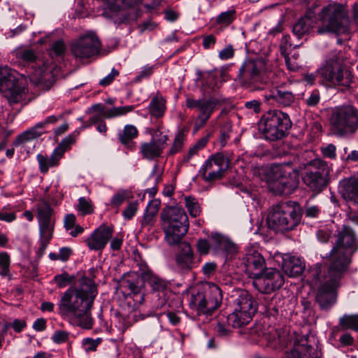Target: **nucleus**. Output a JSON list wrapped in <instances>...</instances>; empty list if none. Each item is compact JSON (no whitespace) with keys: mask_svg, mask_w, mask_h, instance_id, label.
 <instances>
[{"mask_svg":"<svg viewBox=\"0 0 358 358\" xmlns=\"http://www.w3.org/2000/svg\"><path fill=\"white\" fill-rule=\"evenodd\" d=\"M98 291L94 281L87 277L79 278L64 293L58 304L59 313L71 317L84 329L92 327L91 309Z\"/></svg>","mask_w":358,"mask_h":358,"instance_id":"nucleus-1","label":"nucleus"},{"mask_svg":"<svg viewBox=\"0 0 358 358\" xmlns=\"http://www.w3.org/2000/svg\"><path fill=\"white\" fill-rule=\"evenodd\" d=\"M320 85L326 87H342V92L350 90L355 83L352 71L345 64L341 50H333L317 69Z\"/></svg>","mask_w":358,"mask_h":358,"instance_id":"nucleus-2","label":"nucleus"},{"mask_svg":"<svg viewBox=\"0 0 358 358\" xmlns=\"http://www.w3.org/2000/svg\"><path fill=\"white\" fill-rule=\"evenodd\" d=\"M335 241L329 253V266L336 271L348 272L352 257L358 250V237L348 225L338 227L334 234Z\"/></svg>","mask_w":358,"mask_h":358,"instance_id":"nucleus-3","label":"nucleus"},{"mask_svg":"<svg viewBox=\"0 0 358 358\" xmlns=\"http://www.w3.org/2000/svg\"><path fill=\"white\" fill-rule=\"evenodd\" d=\"M301 208L297 202L287 201L273 206L267 217V224L275 232L292 231L300 224Z\"/></svg>","mask_w":358,"mask_h":358,"instance_id":"nucleus-4","label":"nucleus"},{"mask_svg":"<svg viewBox=\"0 0 358 358\" xmlns=\"http://www.w3.org/2000/svg\"><path fill=\"white\" fill-rule=\"evenodd\" d=\"M165 241L169 245H176L189 229L188 217L182 207L167 206L161 213Z\"/></svg>","mask_w":358,"mask_h":358,"instance_id":"nucleus-5","label":"nucleus"},{"mask_svg":"<svg viewBox=\"0 0 358 358\" xmlns=\"http://www.w3.org/2000/svg\"><path fill=\"white\" fill-rule=\"evenodd\" d=\"M321 25L317 29L319 34L334 33L346 34L350 29V20L346 8L336 3L324 6L319 13Z\"/></svg>","mask_w":358,"mask_h":358,"instance_id":"nucleus-6","label":"nucleus"},{"mask_svg":"<svg viewBox=\"0 0 358 358\" xmlns=\"http://www.w3.org/2000/svg\"><path fill=\"white\" fill-rule=\"evenodd\" d=\"M329 122L330 131L335 136H352L358 131V109L352 105L334 107L331 110Z\"/></svg>","mask_w":358,"mask_h":358,"instance_id":"nucleus-7","label":"nucleus"},{"mask_svg":"<svg viewBox=\"0 0 358 358\" xmlns=\"http://www.w3.org/2000/svg\"><path fill=\"white\" fill-rule=\"evenodd\" d=\"M292 125L289 115L279 110L268 111L261 117L259 123L265 138L271 141L287 136Z\"/></svg>","mask_w":358,"mask_h":358,"instance_id":"nucleus-8","label":"nucleus"},{"mask_svg":"<svg viewBox=\"0 0 358 358\" xmlns=\"http://www.w3.org/2000/svg\"><path fill=\"white\" fill-rule=\"evenodd\" d=\"M24 76L8 67H0V92L10 103L22 101L25 99L27 89Z\"/></svg>","mask_w":358,"mask_h":358,"instance_id":"nucleus-9","label":"nucleus"},{"mask_svg":"<svg viewBox=\"0 0 358 358\" xmlns=\"http://www.w3.org/2000/svg\"><path fill=\"white\" fill-rule=\"evenodd\" d=\"M136 289H139L141 292L148 284L153 292L163 293L164 298L161 303L157 306V308H162L166 304L165 293L168 289L169 282L155 275L136 250Z\"/></svg>","mask_w":358,"mask_h":358,"instance_id":"nucleus-10","label":"nucleus"},{"mask_svg":"<svg viewBox=\"0 0 358 358\" xmlns=\"http://www.w3.org/2000/svg\"><path fill=\"white\" fill-rule=\"evenodd\" d=\"M328 266L325 281L317 289L316 301L322 310L329 309L336 301V289L341 285V280L347 272L336 271Z\"/></svg>","mask_w":358,"mask_h":358,"instance_id":"nucleus-11","label":"nucleus"},{"mask_svg":"<svg viewBox=\"0 0 358 358\" xmlns=\"http://www.w3.org/2000/svg\"><path fill=\"white\" fill-rule=\"evenodd\" d=\"M222 300V291L220 287L213 284L203 291H199L191 297V304H194L200 313L212 315L220 306Z\"/></svg>","mask_w":358,"mask_h":358,"instance_id":"nucleus-12","label":"nucleus"},{"mask_svg":"<svg viewBox=\"0 0 358 358\" xmlns=\"http://www.w3.org/2000/svg\"><path fill=\"white\" fill-rule=\"evenodd\" d=\"M230 161L222 152L212 155L201 166L199 174L207 183H213L224 178Z\"/></svg>","mask_w":358,"mask_h":358,"instance_id":"nucleus-13","label":"nucleus"},{"mask_svg":"<svg viewBox=\"0 0 358 358\" xmlns=\"http://www.w3.org/2000/svg\"><path fill=\"white\" fill-rule=\"evenodd\" d=\"M260 63L252 59L245 61L239 69L237 79L243 85L253 90H262L268 83L267 73L259 67Z\"/></svg>","mask_w":358,"mask_h":358,"instance_id":"nucleus-14","label":"nucleus"},{"mask_svg":"<svg viewBox=\"0 0 358 358\" xmlns=\"http://www.w3.org/2000/svg\"><path fill=\"white\" fill-rule=\"evenodd\" d=\"M70 48L73 57L83 60L98 55L101 50V42L96 34L90 32L74 40Z\"/></svg>","mask_w":358,"mask_h":358,"instance_id":"nucleus-15","label":"nucleus"},{"mask_svg":"<svg viewBox=\"0 0 358 358\" xmlns=\"http://www.w3.org/2000/svg\"><path fill=\"white\" fill-rule=\"evenodd\" d=\"M299 184V172L289 164L280 167L277 180L271 185V189L276 194H292Z\"/></svg>","mask_w":358,"mask_h":358,"instance_id":"nucleus-16","label":"nucleus"},{"mask_svg":"<svg viewBox=\"0 0 358 358\" xmlns=\"http://www.w3.org/2000/svg\"><path fill=\"white\" fill-rule=\"evenodd\" d=\"M284 284V278L275 268L266 269L264 272L253 278L254 287L261 293L270 294L280 289Z\"/></svg>","mask_w":358,"mask_h":358,"instance_id":"nucleus-17","label":"nucleus"},{"mask_svg":"<svg viewBox=\"0 0 358 358\" xmlns=\"http://www.w3.org/2000/svg\"><path fill=\"white\" fill-rule=\"evenodd\" d=\"M148 132L152 136V139L150 142L141 145L140 153L143 158L151 160L161 156L169 137L167 135H162L159 127L155 129L148 128Z\"/></svg>","mask_w":358,"mask_h":358,"instance_id":"nucleus-18","label":"nucleus"},{"mask_svg":"<svg viewBox=\"0 0 358 358\" xmlns=\"http://www.w3.org/2000/svg\"><path fill=\"white\" fill-rule=\"evenodd\" d=\"M218 100L215 98L194 99L193 98H187L186 99V106L190 109H196L198 116L196 122H199L200 127L204 126L210 117L215 110Z\"/></svg>","mask_w":358,"mask_h":358,"instance_id":"nucleus-19","label":"nucleus"},{"mask_svg":"<svg viewBox=\"0 0 358 358\" xmlns=\"http://www.w3.org/2000/svg\"><path fill=\"white\" fill-rule=\"evenodd\" d=\"M308 336H306L294 341L293 348L284 353L283 358H319L320 352L317 347L310 345Z\"/></svg>","mask_w":358,"mask_h":358,"instance_id":"nucleus-20","label":"nucleus"},{"mask_svg":"<svg viewBox=\"0 0 358 358\" xmlns=\"http://www.w3.org/2000/svg\"><path fill=\"white\" fill-rule=\"evenodd\" d=\"M112 236V228L105 224H101L85 240V243L91 250H102Z\"/></svg>","mask_w":358,"mask_h":358,"instance_id":"nucleus-21","label":"nucleus"},{"mask_svg":"<svg viewBox=\"0 0 358 358\" xmlns=\"http://www.w3.org/2000/svg\"><path fill=\"white\" fill-rule=\"evenodd\" d=\"M233 298L234 309L254 315L257 310V303L253 296L245 289L235 292Z\"/></svg>","mask_w":358,"mask_h":358,"instance_id":"nucleus-22","label":"nucleus"},{"mask_svg":"<svg viewBox=\"0 0 358 358\" xmlns=\"http://www.w3.org/2000/svg\"><path fill=\"white\" fill-rule=\"evenodd\" d=\"M180 251L176 255V268L185 273L192 270L196 265L194 254L190 245L187 242L179 243Z\"/></svg>","mask_w":358,"mask_h":358,"instance_id":"nucleus-23","label":"nucleus"},{"mask_svg":"<svg viewBox=\"0 0 358 358\" xmlns=\"http://www.w3.org/2000/svg\"><path fill=\"white\" fill-rule=\"evenodd\" d=\"M245 271L250 277L254 278L264 272L266 268L265 259L258 252L248 253L243 258Z\"/></svg>","mask_w":358,"mask_h":358,"instance_id":"nucleus-24","label":"nucleus"},{"mask_svg":"<svg viewBox=\"0 0 358 358\" xmlns=\"http://www.w3.org/2000/svg\"><path fill=\"white\" fill-rule=\"evenodd\" d=\"M52 214V209L48 203L43 202L38 205L37 216L40 232L48 234L49 237L50 232H53L54 227Z\"/></svg>","mask_w":358,"mask_h":358,"instance_id":"nucleus-25","label":"nucleus"},{"mask_svg":"<svg viewBox=\"0 0 358 358\" xmlns=\"http://www.w3.org/2000/svg\"><path fill=\"white\" fill-rule=\"evenodd\" d=\"M265 101L269 104L278 103L282 106H289L295 100L292 92L282 89H275L264 96Z\"/></svg>","mask_w":358,"mask_h":358,"instance_id":"nucleus-26","label":"nucleus"},{"mask_svg":"<svg viewBox=\"0 0 358 358\" xmlns=\"http://www.w3.org/2000/svg\"><path fill=\"white\" fill-rule=\"evenodd\" d=\"M133 109V106L113 107L112 108L107 109L102 103H96L92 106L89 108V111L101 115V116L105 119H110L125 115L127 113L132 111Z\"/></svg>","mask_w":358,"mask_h":358,"instance_id":"nucleus-27","label":"nucleus"},{"mask_svg":"<svg viewBox=\"0 0 358 358\" xmlns=\"http://www.w3.org/2000/svg\"><path fill=\"white\" fill-rule=\"evenodd\" d=\"M314 15L315 12L311 11V9H309L306 13L299 18V20L293 25L292 32L299 39L308 34L314 27Z\"/></svg>","mask_w":358,"mask_h":358,"instance_id":"nucleus-28","label":"nucleus"},{"mask_svg":"<svg viewBox=\"0 0 358 358\" xmlns=\"http://www.w3.org/2000/svg\"><path fill=\"white\" fill-rule=\"evenodd\" d=\"M301 164L307 169L306 173H313V175L316 176L329 177L330 168L328 164L321 159H315L310 161L302 162Z\"/></svg>","mask_w":358,"mask_h":358,"instance_id":"nucleus-29","label":"nucleus"},{"mask_svg":"<svg viewBox=\"0 0 358 358\" xmlns=\"http://www.w3.org/2000/svg\"><path fill=\"white\" fill-rule=\"evenodd\" d=\"M326 275L327 273L322 274V264H316L305 271L303 278L308 285L314 288L319 285H321L325 281Z\"/></svg>","mask_w":358,"mask_h":358,"instance_id":"nucleus-30","label":"nucleus"},{"mask_svg":"<svg viewBox=\"0 0 358 358\" xmlns=\"http://www.w3.org/2000/svg\"><path fill=\"white\" fill-rule=\"evenodd\" d=\"M338 189L344 199L349 200L358 199V179H344L340 182Z\"/></svg>","mask_w":358,"mask_h":358,"instance_id":"nucleus-31","label":"nucleus"},{"mask_svg":"<svg viewBox=\"0 0 358 358\" xmlns=\"http://www.w3.org/2000/svg\"><path fill=\"white\" fill-rule=\"evenodd\" d=\"M62 152L59 150H54L50 157L39 153L36 156V159L39 164V170L42 173H46L49 169L59 165Z\"/></svg>","mask_w":358,"mask_h":358,"instance_id":"nucleus-32","label":"nucleus"},{"mask_svg":"<svg viewBox=\"0 0 358 358\" xmlns=\"http://www.w3.org/2000/svg\"><path fill=\"white\" fill-rule=\"evenodd\" d=\"M304 183L313 192L318 194L321 192L327 185L329 177L313 175V173H306L303 178Z\"/></svg>","mask_w":358,"mask_h":358,"instance_id":"nucleus-33","label":"nucleus"},{"mask_svg":"<svg viewBox=\"0 0 358 358\" xmlns=\"http://www.w3.org/2000/svg\"><path fill=\"white\" fill-rule=\"evenodd\" d=\"M282 269L289 277H298L304 271V265L299 258L289 257L282 261Z\"/></svg>","mask_w":358,"mask_h":358,"instance_id":"nucleus-34","label":"nucleus"},{"mask_svg":"<svg viewBox=\"0 0 358 358\" xmlns=\"http://www.w3.org/2000/svg\"><path fill=\"white\" fill-rule=\"evenodd\" d=\"M263 338L266 341V345L275 350L283 348L287 345V336L280 335L275 329L271 331L268 334H264Z\"/></svg>","mask_w":358,"mask_h":358,"instance_id":"nucleus-35","label":"nucleus"},{"mask_svg":"<svg viewBox=\"0 0 358 358\" xmlns=\"http://www.w3.org/2000/svg\"><path fill=\"white\" fill-rule=\"evenodd\" d=\"M252 316L241 310L236 311L234 309L233 313L227 316V322L234 328H241L247 325L252 320Z\"/></svg>","mask_w":358,"mask_h":358,"instance_id":"nucleus-36","label":"nucleus"},{"mask_svg":"<svg viewBox=\"0 0 358 358\" xmlns=\"http://www.w3.org/2000/svg\"><path fill=\"white\" fill-rule=\"evenodd\" d=\"M166 110V100L162 96H154L148 105V111L152 117L161 118Z\"/></svg>","mask_w":358,"mask_h":358,"instance_id":"nucleus-37","label":"nucleus"},{"mask_svg":"<svg viewBox=\"0 0 358 358\" xmlns=\"http://www.w3.org/2000/svg\"><path fill=\"white\" fill-rule=\"evenodd\" d=\"M44 133V127L40 122L36 123L33 127L20 134L17 139L15 144L19 145L41 136Z\"/></svg>","mask_w":358,"mask_h":358,"instance_id":"nucleus-38","label":"nucleus"},{"mask_svg":"<svg viewBox=\"0 0 358 358\" xmlns=\"http://www.w3.org/2000/svg\"><path fill=\"white\" fill-rule=\"evenodd\" d=\"M264 306L266 311L271 315L275 316L278 315L279 310L282 307L283 299L281 296L275 294L273 296L270 297L266 296L264 297Z\"/></svg>","mask_w":358,"mask_h":358,"instance_id":"nucleus-39","label":"nucleus"},{"mask_svg":"<svg viewBox=\"0 0 358 358\" xmlns=\"http://www.w3.org/2000/svg\"><path fill=\"white\" fill-rule=\"evenodd\" d=\"M15 57V62L19 63L20 65H27L33 63L36 56L34 50L30 49H17L13 52Z\"/></svg>","mask_w":358,"mask_h":358,"instance_id":"nucleus-40","label":"nucleus"},{"mask_svg":"<svg viewBox=\"0 0 358 358\" xmlns=\"http://www.w3.org/2000/svg\"><path fill=\"white\" fill-rule=\"evenodd\" d=\"M339 324L342 331L352 329L358 332V315H343L339 318Z\"/></svg>","mask_w":358,"mask_h":358,"instance_id":"nucleus-41","label":"nucleus"},{"mask_svg":"<svg viewBox=\"0 0 358 358\" xmlns=\"http://www.w3.org/2000/svg\"><path fill=\"white\" fill-rule=\"evenodd\" d=\"M160 203V201L158 199H152L150 201L143 216V224H149L152 222L159 209Z\"/></svg>","mask_w":358,"mask_h":358,"instance_id":"nucleus-42","label":"nucleus"},{"mask_svg":"<svg viewBox=\"0 0 358 358\" xmlns=\"http://www.w3.org/2000/svg\"><path fill=\"white\" fill-rule=\"evenodd\" d=\"M118 136L119 140L122 145L127 147L131 146L133 139L134 138V127L131 124H127Z\"/></svg>","mask_w":358,"mask_h":358,"instance_id":"nucleus-43","label":"nucleus"},{"mask_svg":"<svg viewBox=\"0 0 358 358\" xmlns=\"http://www.w3.org/2000/svg\"><path fill=\"white\" fill-rule=\"evenodd\" d=\"M236 11L231 7L229 10L222 12L216 18V22L218 24L229 26L236 19Z\"/></svg>","mask_w":358,"mask_h":358,"instance_id":"nucleus-44","label":"nucleus"},{"mask_svg":"<svg viewBox=\"0 0 358 358\" xmlns=\"http://www.w3.org/2000/svg\"><path fill=\"white\" fill-rule=\"evenodd\" d=\"M185 204L192 217H196L199 215L201 213L200 206L195 198L191 196H185Z\"/></svg>","mask_w":358,"mask_h":358,"instance_id":"nucleus-45","label":"nucleus"},{"mask_svg":"<svg viewBox=\"0 0 358 358\" xmlns=\"http://www.w3.org/2000/svg\"><path fill=\"white\" fill-rule=\"evenodd\" d=\"M185 140V135L182 131H179L175 137L174 141L168 152L169 155H173L182 148Z\"/></svg>","mask_w":358,"mask_h":358,"instance_id":"nucleus-46","label":"nucleus"},{"mask_svg":"<svg viewBox=\"0 0 358 358\" xmlns=\"http://www.w3.org/2000/svg\"><path fill=\"white\" fill-rule=\"evenodd\" d=\"M54 280L59 287L63 288L73 282L75 277L74 275H69L66 272H64L59 275H55Z\"/></svg>","mask_w":358,"mask_h":358,"instance_id":"nucleus-47","label":"nucleus"},{"mask_svg":"<svg viewBox=\"0 0 358 358\" xmlns=\"http://www.w3.org/2000/svg\"><path fill=\"white\" fill-rule=\"evenodd\" d=\"M132 196L131 192L127 190H121L113 195L110 200V203L113 206H120L126 199Z\"/></svg>","mask_w":358,"mask_h":358,"instance_id":"nucleus-48","label":"nucleus"},{"mask_svg":"<svg viewBox=\"0 0 358 358\" xmlns=\"http://www.w3.org/2000/svg\"><path fill=\"white\" fill-rule=\"evenodd\" d=\"M10 267V257L6 252H0V275L6 277L8 275Z\"/></svg>","mask_w":358,"mask_h":358,"instance_id":"nucleus-49","label":"nucleus"},{"mask_svg":"<svg viewBox=\"0 0 358 358\" xmlns=\"http://www.w3.org/2000/svg\"><path fill=\"white\" fill-rule=\"evenodd\" d=\"M210 238L211 242V250L215 253L220 252V249L222 246V241L224 240L225 236L218 233H212Z\"/></svg>","mask_w":358,"mask_h":358,"instance_id":"nucleus-50","label":"nucleus"},{"mask_svg":"<svg viewBox=\"0 0 358 358\" xmlns=\"http://www.w3.org/2000/svg\"><path fill=\"white\" fill-rule=\"evenodd\" d=\"M78 209L83 215L91 214L93 213V206L92 201L85 197H80L78 199Z\"/></svg>","mask_w":358,"mask_h":358,"instance_id":"nucleus-51","label":"nucleus"},{"mask_svg":"<svg viewBox=\"0 0 358 358\" xmlns=\"http://www.w3.org/2000/svg\"><path fill=\"white\" fill-rule=\"evenodd\" d=\"M102 338H98L93 339L91 338H85L82 341V345L86 352H94L96 350L98 345L101 343Z\"/></svg>","mask_w":358,"mask_h":358,"instance_id":"nucleus-52","label":"nucleus"},{"mask_svg":"<svg viewBox=\"0 0 358 358\" xmlns=\"http://www.w3.org/2000/svg\"><path fill=\"white\" fill-rule=\"evenodd\" d=\"M198 75L199 78L202 81V84L203 85H207L209 87H211L215 83L217 79L216 76L213 73V71H206L202 73L201 71H198Z\"/></svg>","mask_w":358,"mask_h":358,"instance_id":"nucleus-53","label":"nucleus"},{"mask_svg":"<svg viewBox=\"0 0 358 358\" xmlns=\"http://www.w3.org/2000/svg\"><path fill=\"white\" fill-rule=\"evenodd\" d=\"M321 99L320 93L318 90H313L304 101L308 107H315Z\"/></svg>","mask_w":358,"mask_h":358,"instance_id":"nucleus-54","label":"nucleus"},{"mask_svg":"<svg viewBox=\"0 0 358 358\" xmlns=\"http://www.w3.org/2000/svg\"><path fill=\"white\" fill-rule=\"evenodd\" d=\"M154 72V66L145 65L136 76V83L149 78Z\"/></svg>","mask_w":358,"mask_h":358,"instance_id":"nucleus-55","label":"nucleus"},{"mask_svg":"<svg viewBox=\"0 0 358 358\" xmlns=\"http://www.w3.org/2000/svg\"><path fill=\"white\" fill-rule=\"evenodd\" d=\"M40 235L42 237V240L41 241L40 246L38 249V253L40 256H42L44 254L50 239L52 237V232H50V237L48 236V234L45 233L40 232Z\"/></svg>","mask_w":358,"mask_h":358,"instance_id":"nucleus-56","label":"nucleus"},{"mask_svg":"<svg viewBox=\"0 0 358 358\" xmlns=\"http://www.w3.org/2000/svg\"><path fill=\"white\" fill-rule=\"evenodd\" d=\"M69 333L62 330H57L54 332L52 340L55 343L60 344L69 339Z\"/></svg>","mask_w":358,"mask_h":358,"instance_id":"nucleus-57","label":"nucleus"},{"mask_svg":"<svg viewBox=\"0 0 358 358\" xmlns=\"http://www.w3.org/2000/svg\"><path fill=\"white\" fill-rule=\"evenodd\" d=\"M303 213L306 217L317 218L320 213V209L317 206L306 205Z\"/></svg>","mask_w":358,"mask_h":358,"instance_id":"nucleus-58","label":"nucleus"},{"mask_svg":"<svg viewBox=\"0 0 358 358\" xmlns=\"http://www.w3.org/2000/svg\"><path fill=\"white\" fill-rule=\"evenodd\" d=\"M196 246H197L198 251L201 255L208 254L210 250L211 249L210 238L209 239V241H208L206 239H199L197 241Z\"/></svg>","mask_w":358,"mask_h":358,"instance_id":"nucleus-59","label":"nucleus"},{"mask_svg":"<svg viewBox=\"0 0 358 358\" xmlns=\"http://www.w3.org/2000/svg\"><path fill=\"white\" fill-rule=\"evenodd\" d=\"M66 50V45L62 40H58L54 42L51 46V53H55L57 56L62 55Z\"/></svg>","mask_w":358,"mask_h":358,"instance_id":"nucleus-60","label":"nucleus"},{"mask_svg":"<svg viewBox=\"0 0 358 358\" xmlns=\"http://www.w3.org/2000/svg\"><path fill=\"white\" fill-rule=\"evenodd\" d=\"M118 75L119 71L113 68L108 75H107L106 76L103 77L102 79L100 80L99 85L101 86L109 85Z\"/></svg>","mask_w":358,"mask_h":358,"instance_id":"nucleus-61","label":"nucleus"},{"mask_svg":"<svg viewBox=\"0 0 358 358\" xmlns=\"http://www.w3.org/2000/svg\"><path fill=\"white\" fill-rule=\"evenodd\" d=\"M73 142L74 140L71 136H67L61 141L55 150H59L62 152L61 156L63 157L64 152L69 148V146L73 144Z\"/></svg>","mask_w":358,"mask_h":358,"instance_id":"nucleus-62","label":"nucleus"},{"mask_svg":"<svg viewBox=\"0 0 358 358\" xmlns=\"http://www.w3.org/2000/svg\"><path fill=\"white\" fill-rule=\"evenodd\" d=\"M336 146L330 143L326 147L322 148V153L324 157L334 159L336 157Z\"/></svg>","mask_w":358,"mask_h":358,"instance_id":"nucleus-63","label":"nucleus"},{"mask_svg":"<svg viewBox=\"0 0 358 358\" xmlns=\"http://www.w3.org/2000/svg\"><path fill=\"white\" fill-rule=\"evenodd\" d=\"M134 320V315H129L127 316H122L120 319V328L123 331H125L132 326Z\"/></svg>","mask_w":358,"mask_h":358,"instance_id":"nucleus-64","label":"nucleus"}]
</instances>
